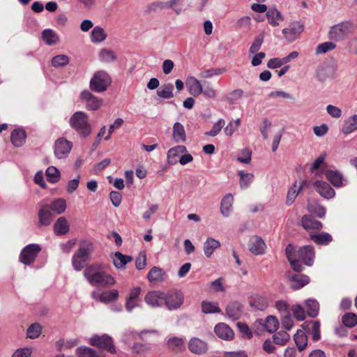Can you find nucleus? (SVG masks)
<instances>
[{
	"instance_id": "obj_1",
	"label": "nucleus",
	"mask_w": 357,
	"mask_h": 357,
	"mask_svg": "<svg viewBox=\"0 0 357 357\" xmlns=\"http://www.w3.org/2000/svg\"><path fill=\"white\" fill-rule=\"evenodd\" d=\"M102 265L93 264L85 268L84 275L93 286L105 287L115 284L116 281L110 275L102 271Z\"/></svg>"
},
{
	"instance_id": "obj_2",
	"label": "nucleus",
	"mask_w": 357,
	"mask_h": 357,
	"mask_svg": "<svg viewBox=\"0 0 357 357\" xmlns=\"http://www.w3.org/2000/svg\"><path fill=\"white\" fill-rule=\"evenodd\" d=\"M70 124L82 137L86 138L92 132V126L89 123V116L84 112L74 113L70 119Z\"/></svg>"
},
{
	"instance_id": "obj_3",
	"label": "nucleus",
	"mask_w": 357,
	"mask_h": 357,
	"mask_svg": "<svg viewBox=\"0 0 357 357\" xmlns=\"http://www.w3.org/2000/svg\"><path fill=\"white\" fill-rule=\"evenodd\" d=\"M93 251V245L91 242L85 241L79 244V249L72 258V264L75 271H79L86 266Z\"/></svg>"
},
{
	"instance_id": "obj_4",
	"label": "nucleus",
	"mask_w": 357,
	"mask_h": 357,
	"mask_svg": "<svg viewBox=\"0 0 357 357\" xmlns=\"http://www.w3.org/2000/svg\"><path fill=\"white\" fill-rule=\"evenodd\" d=\"M112 79L104 70L96 72L90 81V89L96 93H102L110 85Z\"/></svg>"
},
{
	"instance_id": "obj_5",
	"label": "nucleus",
	"mask_w": 357,
	"mask_h": 357,
	"mask_svg": "<svg viewBox=\"0 0 357 357\" xmlns=\"http://www.w3.org/2000/svg\"><path fill=\"white\" fill-rule=\"evenodd\" d=\"M353 23L345 21L333 26L329 31L328 36L331 40L340 41L344 40L353 28Z\"/></svg>"
},
{
	"instance_id": "obj_6",
	"label": "nucleus",
	"mask_w": 357,
	"mask_h": 357,
	"mask_svg": "<svg viewBox=\"0 0 357 357\" xmlns=\"http://www.w3.org/2000/svg\"><path fill=\"white\" fill-rule=\"evenodd\" d=\"M41 247L38 244L33 243L25 246L21 251L19 259L24 265L32 264L40 252Z\"/></svg>"
},
{
	"instance_id": "obj_7",
	"label": "nucleus",
	"mask_w": 357,
	"mask_h": 357,
	"mask_svg": "<svg viewBox=\"0 0 357 357\" xmlns=\"http://www.w3.org/2000/svg\"><path fill=\"white\" fill-rule=\"evenodd\" d=\"M183 294L179 291H170L165 294L164 304L169 310L179 308L183 302Z\"/></svg>"
},
{
	"instance_id": "obj_8",
	"label": "nucleus",
	"mask_w": 357,
	"mask_h": 357,
	"mask_svg": "<svg viewBox=\"0 0 357 357\" xmlns=\"http://www.w3.org/2000/svg\"><path fill=\"white\" fill-rule=\"evenodd\" d=\"M303 31V25L299 22H293L288 27L282 29L284 38L289 42H293L298 38Z\"/></svg>"
},
{
	"instance_id": "obj_9",
	"label": "nucleus",
	"mask_w": 357,
	"mask_h": 357,
	"mask_svg": "<svg viewBox=\"0 0 357 357\" xmlns=\"http://www.w3.org/2000/svg\"><path fill=\"white\" fill-rule=\"evenodd\" d=\"M91 344L99 348L105 349L111 353L115 352V347L113 344L111 337L107 335L101 336L95 335L90 340Z\"/></svg>"
},
{
	"instance_id": "obj_10",
	"label": "nucleus",
	"mask_w": 357,
	"mask_h": 357,
	"mask_svg": "<svg viewBox=\"0 0 357 357\" xmlns=\"http://www.w3.org/2000/svg\"><path fill=\"white\" fill-rule=\"evenodd\" d=\"M80 99L85 102L86 107L89 110H97L100 107L102 103L101 98L93 96L88 90H84L81 93Z\"/></svg>"
},
{
	"instance_id": "obj_11",
	"label": "nucleus",
	"mask_w": 357,
	"mask_h": 357,
	"mask_svg": "<svg viewBox=\"0 0 357 357\" xmlns=\"http://www.w3.org/2000/svg\"><path fill=\"white\" fill-rule=\"evenodd\" d=\"M91 296L96 301L103 303H109L116 301L119 298V291L116 289L103 292L93 291Z\"/></svg>"
},
{
	"instance_id": "obj_12",
	"label": "nucleus",
	"mask_w": 357,
	"mask_h": 357,
	"mask_svg": "<svg viewBox=\"0 0 357 357\" xmlns=\"http://www.w3.org/2000/svg\"><path fill=\"white\" fill-rule=\"evenodd\" d=\"M301 225L310 234H314L313 231H319L322 229L323 225L320 221L315 220L314 218L308 215H304L301 221Z\"/></svg>"
},
{
	"instance_id": "obj_13",
	"label": "nucleus",
	"mask_w": 357,
	"mask_h": 357,
	"mask_svg": "<svg viewBox=\"0 0 357 357\" xmlns=\"http://www.w3.org/2000/svg\"><path fill=\"white\" fill-rule=\"evenodd\" d=\"M313 185L316 191L325 199H330L335 195V190L326 181H317L314 183Z\"/></svg>"
},
{
	"instance_id": "obj_14",
	"label": "nucleus",
	"mask_w": 357,
	"mask_h": 357,
	"mask_svg": "<svg viewBox=\"0 0 357 357\" xmlns=\"http://www.w3.org/2000/svg\"><path fill=\"white\" fill-rule=\"evenodd\" d=\"M189 350L195 354L202 355L208 351V344L198 337H192L188 342Z\"/></svg>"
},
{
	"instance_id": "obj_15",
	"label": "nucleus",
	"mask_w": 357,
	"mask_h": 357,
	"mask_svg": "<svg viewBox=\"0 0 357 357\" xmlns=\"http://www.w3.org/2000/svg\"><path fill=\"white\" fill-rule=\"evenodd\" d=\"M298 257L307 266H312L314 258V250L312 245L300 248L297 251Z\"/></svg>"
},
{
	"instance_id": "obj_16",
	"label": "nucleus",
	"mask_w": 357,
	"mask_h": 357,
	"mask_svg": "<svg viewBox=\"0 0 357 357\" xmlns=\"http://www.w3.org/2000/svg\"><path fill=\"white\" fill-rule=\"evenodd\" d=\"M187 152V149L185 146L178 145L171 148L167 154V162L170 165H174L179 162L180 155Z\"/></svg>"
},
{
	"instance_id": "obj_17",
	"label": "nucleus",
	"mask_w": 357,
	"mask_h": 357,
	"mask_svg": "<svg viewBox=\"0 0 357 357\" xmlns=\"http://www.w3.org/2000/svg\"><path fill=\"white\" fill-rule=\"evenodd\" d=\"M165 293L160 291L149 292L144 298L145 302L151 307H160L164 304Z\"/></svg>"
},
{
	"instance_id": "obj_18",
	"label": "nucleus",
	"mask_w": 357,
	"mask_h": 357,
	"mask_svg": "<svg viewBox=\"0 0 357 357\" xmlns=\"http://www.w3.org/2000/svg\"><path fill=\"white\" fill-rule=\"evenodd\" d=\"M248 247L249 250L252 254L255 255H260L264 253L266 244L261 237L254 236L250 238Z\"/></svg>"
},
{
	"instance_id": "obj_19",
	"label": "nucleus",
	"mask_w": 357,
	"mask_h": 357,
	"mask_svg": "<svg viewBox=\"0 0 357 357\" xmlns=\"http://www.w3.org/2000/svg\"><path fill=\"white\" fill-rule=\"evenodd\" d=\"M326 178L335 188H340L346 185V181L343 178L342 174L337 170H326Z\"/></svg>"
},
{
	"instance_id": "obj_20",
	"label": "nucleus",
	"mask_w": 357,
	"mask_h": 357,
	"mask_svg": "<svg viewBox=\"0 0 357 357\" xmlns=\"http://www.w3.org/2000/svg\"><path fill=\"white\" fill-rule=\"evenodd\" d=\"M214 332L218 337L225 340H231L234 336L233 331L224 323L218 324L214 328Z\"/></svg>"
},
{
	"instance_id": "obj_21",
	"label": "nucleus",
	"mask_w": 357,
	"mask_h": 357,
	"mask_svg": "<svg viewBox=\"0 0 357 357\" xmlns=\"http://www.w3.org/2000/svg\"><path fill=\"white\" fill-rule=\"evenodd\" d=\"M53 213L50 210L48 204L43 206L38 211V225L48 226L52 221Z\"/></svg>"
},
{
	"instance_id": "obj_22",
	"label": "nucleus",
	"mask_w": 357,
	"mask_h": 357,
	"mask_svg": "<svg viewBox=\"0 0 357 357\" xmlns=\"http://www.w3.org/2000/svg\"><path fill=\"white\" fill-rule=\"evenodd\" d=\"M290 286L291 289L296 290L307 284L310 282L308 276L301 274H294L289 276Z\"/></svg>"
},
{
	"instance_id": "obj_23",
	"label": "nucleus",
	"mask_w": 357,
	"mask_h": 357,
	"mask_svg": "<svg viewBox=\"0 0 357 357\" xmlns=\"http://www.w3.org/2000/svg\"><path fill=\"white\" fill-rule=\"evenodd\" d=\"M234 197L231 194H227L222 199L220 204V213L225 217H229L232 211Z\"/></svg>"
},
{
	"instance_id": "obj_24",
	"label": "nucleus",
	"mask_w": 357,
	"mask_h": 357,
	"mask_svg": "<svg viewBox=\"0 0 357 357\" xmlns=\"http://www.w3.org/2000/svg\"><path fill=\"white\" fill-rule=\"evenodd\" d=\"M307 184V181H302L299 185H297L296 183L289 189L287 195L286 204L291 205L296 199L298 195L301 192L304 186Z\"/></svg>"
},
{
	"instance_id": "obj_25",
	"label": "nucleus",
	"mask_w": 357,
	"mask_h": 357,
	"mask_svg": "<svg viewBox=\"0 0 357 357\" xmlns=\"http://www.w3.org/2000/svg\"><path fill=\"white\" fill-rule=\"evenodd\" d=\"M266 18L272 26H277L284 20L281 13L275 8H270L266 12Z\"/></svg>"
},
{
	"instance_id": "obj_26",
	"label": "nucleus",
	"mask_w": 357,
	"mask_h": 357,
	"mask_svg": "<svg viewBox=\"0 0 357 357\" xmlns=\"http://www.w3.org/2000/svg\"><path fill=\"white\" fill-rule=\"evenodd\" d=\"M112 259L114 266L120 270L124 269L126 265L130 262L132 258L129 255H123L120 252H116L112 257Z\"/></svg>"
},
{
	"instance_id": "obj_27",
	"label": "nucleus",
	"mask_w": 357,
	"mask_h": 357,
	"mask_svg": "<svg viewBox=\"0 0 357 357\" xmlns=\"http://www.w3.org/2000/svg\"><path fill=\"white\" fill-rule=\"evenodd\" d=\"M186 84L189 92L194 96H198L202 93V86L201 82L194 77H190L187 79Z\"/></svg>"
},
{
	"instance_id": "obj_28",
	"label": "nucleus",
	"mask_w": 357,
	"mask_h": 357,
	"mask_svg": "<svg viewBox=\"0 0 357 357\" xmlns=\"http://www.w3.org/2000/svg\"><path fill=\"white\" fill-rule=\"evenodd\" d=\"M26 137L25 131L21 128L14 130L10 135L11 142L16 147L22 146L25 142Z\"/></svg>"
},
{
	"instance_id": "obj_29",
	"label": "nucleus",
	"mask_w": 357,
	"mask_h": 357,
	"mask_svg": "<svg viewBox=\"0 0 357 357\" xmlns=\"http://www.w3.org/2000/svg\"><path fill=\"white\" fill-rule=\"evenodd\" d=\"M220 247V243L213 238L208 237L204 243V252L207 258L213 255V252Z\"/></svg>"
},
{
	"instance_id": "obj_30",
	"label": "nucleus",
	"mask_w": 357,
	"mask_h": 357,
	"mask_svg": "<svg viewBox=\"0 0 357 357\" xmlns=\"http://www.w3.org/2000/svg\"><path fill=\"white\" fill-rule=\"evenodd\" d=\"M357 130V115H353L347 119L343 123L341 131L344 135H349Z\"/></svg>"
},
{
	"instance_id": "obj_31",
	"label": "nucleus",
	"mask_w": 357,
	"mask_h": 357,
	"mask_svg": "<svg viewBox=\"0 0 357 357\" xmlns=\"http://www.w3.org/2000/svg\"><path fill=\"white\" fill-rule=\"evenodd\" d=\"M107 34L101 26H95L90 34V39L93 43H100L107 38Z\"/></svg>"
},
{
	"instance_id": "obj_32",
	"label": "nucleus",
	"mask_w": 357,
	"mask_h": 357,
	"mask_svg": "<svg viewBox=\"0 0 357 357\" xmlns=\"http://www.w3.org/2000/svg\"><path fill=\"white\" fill-rule=\"evenodd\" d=\"M226 313L232 320L238 319L242 313L241 304L238 302L230 303L226 308Z\"/></svg>"
},
{
	"instance_id": "obj_33",
	"label": "nucleus",
	"mask_w": 357,
	"mask_h": 357,
	"mask_svg": "<svg viewBox=\"0 0 357 357\" xmlns=\"http://www.w3.org/2000/svg\"><path fill=\"white\" fill-rule=\"evenodd\" d=\"M42 39L47 45H56L59 41V37L57 33L50 29H45L42 32Z\"/></svg>"
},
{
	"instance_id": "obj_34",
	"label": "nucleus",
	"mask_w": 357,
	"mask_h": 357,
	"mask_svg": "<svg viewBox=\"0 0 357 357\" xmlns=\"http://www.w3.org/2000/svg\"><path fill=\"white\" fill-rule=\"evenodd\" d=\"M310 237L317 245H328L333 241L332 236L327 232L310 234Z\"/></svg>"
},
{
	"instance_id": "obj_35",
	"label": "nucleus",
	"mask_w": 357,
	"mask_h": 357,
	"mask_svg": "<svg viewBox=\"0 0 357 357\" xmlns=\"http://www.w3.org/2000/svg\"><path fill=\"white\" fill-rule=\"evenodd\" d=\"M172 136L176 143L184 142L186 140L185 129L181 123L176 122L174 124Z\"/></svg>"
},
{
	"instance_id": "obj_36",
	"label": "nucleus",
	"mask_w": 357,
	"mask_h": 357,
	"mask_svg": "<svg viewBox=\"0 0 357 357\" xmlns=\"http://www.w3.org/2000/svg\"><path fill=\"white\" fill-rule=\"evenodd\" d=\"M55 155L61 159L64 158L67 153V139L62 137L58 139L55 142Z\"/></svg>"
},
{
	"instance_id": "obj_37",
	"label": "nucleus",
	"mask_w": 357,
	"mask_h": 357,
	"mask_svg": "<svg viewBox=\"0 0 357 357\" xmlns=\"http://www.w3.org/2000/svg\"><path fill=\"white\" fill-rule=\"evenodd\" d=\"M50 210L52 213L59 215L63 213L66 209V200L61 198H58L54 200L50 205Z\"/></svg>"
},
{
	"instance_id": "obj_38",
	"label": "nucleus",
	"mask_w": 357,
	"mask_h": 357,
	"mask_svg": "<svg viewBox=\"0 0 357 357\" xmlns=\"http://www.w3.org/2000/svg\"><path fill=\"white\" fill-rule=\"evenodd\" d=\"M174 86L171 83L162 84L157 90V95L162 99H170L174 97Z\"/></svg>"
},
{
	"instance_id": "obj_39",
	"label": "nucleus",
	"mask_w": 357,
	"mask_h": 357,
	"mask_svg": "<svg viewBox=\"0 0 357 357\" xmlns=\"http://www.w3.org/2000/svg\"><path fill=\"white\" fill-rule=\"evenodd\" d=\"M98 59L103 63H112L116 61V54L110 49L102 48L98 53Z\"/></svg>"
},
{
	"instance_id": "obj_40",
	"label": "nucleus",
	"mask_w": 357,
	"mask_h": 357,
	"mask_svg": "<svg viewBox=\"0 0 357 357\" xmlns=\"http://www.w3.org/2000/svg\"><path fill=\"white\" fill-rule=\"evenodd\" d=\"M261 325L264 327L266 331L272 333L277 331L279 326L278 319L273 316H268L264 320H261Z\"/></svg>"
},
{
	"instance_id": "obj_41",
	"label": "nucleus",
	"mask_w": 357,
	"mask_h": 357,
	"mask_svg": "<svg viewBox=\"0 0 357 357\" xmlns=\"http://www.w3.org/2000/svg\"><path fill=\"white\" fill-rule=\"evenodd\" d=\"M305 304L307 314L311 317H316L319 310L318 301L315 299L309 298L305 301Z\"/></svg>"
},
{
	"instance_id": "obj_42",
	"label": "nucleus",
	"mask_w": 357,
	"mask_h": 357,
	"mask_svg": "<svg viewBox=\"0 0 357 357\" xmlns=\"http://www.w3.org/2000/svg\"><path fill=\"white\" fill-rule=\"evenodd\" d=\"M294 338L298 350L301 351L304 350L307 344V337L305 332L302 330H298Z\"/></svg>"
},
{
	"instance_id": "obj_43",
	"label": "nucleus",
	"mask_w": 357,
	"mask_h": 357,
	"mask_svg": "<svg viewBox=\"0 0 357 357\" xmlns=\"http://www.w3.org/2000/svg\"><path fill=\"white\" fill-rule=\"evenodd\" d=\"M54 232L57 236L64 235L67 233V220L65 217L57 219L54 225Z\"/></svg>"
},
{
	"instance_id": "obj_44",
	"label": "nucleus",
	"mask_w": 357,
	"mask_h": 357,
	"mask_svg": "<svg viewBox=\"0 0 357 357\" xmlns=\"http://www.w3.org/2000/svg\"><path fill=\"white\" fill-rule=\"evenodd\" d=\"M165 275L164 271L157 266L153 267L147 275V278L150 282H160L163 280Z\"/></svg>"
},
{
	"instance_id": "obj_45",
	"label": "nucleus",
	"mask_w": 357,
	"mask_h": 357,
	"mask_svg": "<svg viewBox=\"0 0 357 357\" xmlns=\"http://www.w3.org/2000/svg\"><path fill=\"white\" fill-rule=\"evenodd\" d=\"M238 174L240 176V186L243 189L248 188L254 180V174L251 173H245L243 171H239Z\"/></svg>"
},
{
	"instance_id": "obj_46",
	"label": "nucleus",
	"mask_w": 357,
	"mask_h": 357,
	"mask_svg": "<svg viewBox=\"0 0 357 357\" xmlns=\"http://www.w3.org/2000/svg\"><path fill=\"white\" fill-rule=\"evenodd\" d=\"M307 210L310 213L314 214L319 218H324L326 212L325 207L317 203L309 204Z\"/></svg>"
},
{
	"instance_id": "obj_47",
	"label": "nucleus",
	"mask_w": 357,
	"mask_h": 357,
	"mask_svg": "<svg viewBox=\"0 0 357 357\" xmlns=\"http://www.w3.org/2000/svg\"><path fill=\"white\" fill-rule=\"evenodd\" d=\"M202 311L204 314L219 313L220 309L217 303L204 301L202 303Z\"/></svg>"
},
{
	"instance_id": "obj_48",
	"label": "nucleus",
	"mask_w": 357,
	"mask_h": 357,
	"mask_svg": "<svg viewBox=\"0 0 357 357\" xmlns=\"http://www.w3.org/2000/svg\"><path fill=\"white\" fill-rule=\"evenodd\" d=\"M184 340L179 337H169L167 340V346L171 350H175L183 347Z\"/></svg>"
},
{
	"instance_id": "obj_49",
	"label": "nucleus",
	"mask_w": 357,
	"mask_h": 357,
	"mask_svg": "<svg viewBox=\"0 0 357 357\" xmlns=\"http://www.w3.org/2000/svg\"><path fill=\"white\" fill-rule=\"evenodd\" d=\"M342 324L348 328H353L357 324V315L354 313H346L342 318Z\"/></svg>"
},
{
	"instance_id": "obj_50",
	"label": "nucleus",
	"mask_w": 357,
	"mask_h": 357,
	"mask_svg": "<svg viewBox=\"0 0 357 357\" xmlns=\"http://www.w3.org/2000/svg\"><path fill=\"white\" fill-rule=\"evenodd\" d=\"M42 327L38 323L32 324L26 331V335L31 339H35L39 337L41 333Z\"/></svg>"
},
{
	"instance_id": "obj_51",
	"label": "nucleus",
	"mask_w": 357,
	"mask_h": 357,
	"mask_svg": "<svg viewBox=\"0 0 357 357\" xmlns=\"http://www.w3.org/2000/svg\"><path fill=\"white\" fill-rule=\"evenodd\" d=\"M336 47V45L333 42H325L319 44L316 47V54H325L329 51L334 50Z\"/></svg>"
},
{
	"instance_id": "obj_52",
	"label": "nucleus",
	"mask_w": 357,
	"mask_h": 357,
	"mask_svg": "<svg viewBox=\"0 0 357 357\" xmlns=\"http://www.w3.org/2000/svg\"><path fill=\"white\" fill-rule=\"evenodd\" d=\"M183 0H169L164 3L165 8H173L177 15H179L182 10V3Z\"/></svg>"
},
{
	"instance_id": "obj_53",
	"label": "nucleus",
	"mask_w": 357,
	"mask_h": 357,
	"mask_svg": "<svg viewBox=\"0 0 357 357\" xmlns=\"http://www.w3.org/2000/svg\"><path fill=\"white\" fill-rule=\"evenodd\" d=\"M290 338L289 335L286 331H279L273 335V341L279 345L284 344Z\"/></svg>"
},
{
	"instance_id": "obj_54",
	"label": "nucleus",
	"mask_w": 357,
	"mask_h": 357,
	"mask_svg": "<svg viewBox=\"0 0 357 357\" xmlns=\"http://www.w3.org/2000/svg\"><path fill=\"white\" fill-rule=\"evenodd\" d=\"M45 174L50 182L56 183L59 181V172L56 167L53 166L49 167L47 169Z\"/></svg>"
},
{
	"instance_id": "obj_55",
	"label": "nucleus",
	"mask_w": 357,
	"mask_h": 357,
	"mask_svg": "<svg viewBox=\"0 0 357 357\" xmlns=\"http://www.w3.org/2000/svg\"><path fill=\"white\" fill-rule=\"evenodd\" d=\"M241 123L239 119L230 121L224 130L227 136H231L238 128Z\"/></svg>"
},
{
	"instance_id": "obj_56",
	"label": "nucleus",
	"mask_w": 357,
	"mask_h": 357,
	"mask_svg": "<svg viewBox=\"0 0 357 357\" xmlns=\"http://www.w3.org/2000/svg\"><path fill=\"white\" fill-rule=\"evenodd\" d=\"M123 119L121 118H117L114 122L111 124L109 127L107 135L105 136L104 139L105 141L109 140L111 138L112 134L115 130L119 129L123 123Z\"/></svg>"
},
{
	"instance_id": "obj_57",
	"label": "nucleus",
	"mask_w": 357,
	"mask_h": 357,
	"mask_svg": "<svg viewBox=\"0 0 357 357\" xmlns=\"http://www.w3.org/2000/svg\"><path fill=\"white\" fill-rule=\"evenodd\" d=\"M225 121L224 119H219L212 127V129L206 133V135L211 137L216 136L225 126Z\"/></svg>"
},
{
	"instance_id": "obj_58",
	"label": "nucleus",
	"mask_w": 357,
	"mask_h": 357,
	"mask_svg": "<svg viewBox=\"0 0 357 357\" xmlns=\"http://www.w3.org/2000/svg\"><path fill=\"white\" fill-rule=\"evenodd\" d=\"M292 312L294 317L298 321H303L305 319V312L303 307L298 304L292 307Z\"/></svg>"
},
{
	"instance_id": "obj_59",
	"label": "nucleus",
	"mask_w": 357,
	"mask_h": 357,
	"mask_svg": "<svg viewBox=\"0 0 357 357\" xmlns=\"http://www.w3.org/2000/svg\"><path fill=\"white\" fill-rule=\"evenodd\" d=\"M312 324V339L313 341L317 342L321 338L320 333V323L318 321H315Z\"/></svg>"
},
{
	"instance_id": "obj_60",
	"label": "nucleus",
	"mask_w": 357,
	"mask_h": 357,
	"mask_svg": "<svg viewBox=\"0 0 357 357\" xmlns=\"http://www.w3.org/2000/svg\"><path fill=\"white\" fill-rule=\"evenodd\" d=\"M78 357H99L91 348H79L77 349Z\"/></svg>"
},
{
	"instance_id": "obj_61",
	"label": "nucleus",
	"mask_w": 357,
	"mask_h": 357,
	"mask_svg": "<svg viewBox=\"0 0 357 357\" xmlns=\"http://www.w3.org/2000/svg\"><path fill=\"white\" fill-rule=\"evenodd\" d=\"M244 91L241 89H237L232 91L228 97V101L229 103H234L235 101L240 100L243 98Z\"/></svg>"
},
{
	"instance_id": "obj_62",
	"label": "nucleus",
	"mask_w": 357,
	"mask_h": 357,
	"mask_svg": "<svg viewBox=\"0 0 357 357\" xmlns=\"http://www.w3.org/2000/svg\"><path fill=\"white\" fill-rule=\"evenodd\" d=\"M326 158V154H321L312 164L310 167L311 172H314V171L321 168L323 165H324V160Z\"/></svg>"
},
{
	"instance_id": "obj_63",
	"label": "nucleus",
	"mask_w": 357,
	"mask_h": 357,
	"mask_svg": "<svg viewBox=\"0 0 357 357\" xmlns=\"http://www.w3.org/2000/svg\"><path fill=\"white\" fill-rule=\"evenodd\" d=\"M136 268L138 270L144 269L146 266V256L145 252H140L135 261Z\"/></svg>"
},
{
	"instance_id": "obj_64",
	"label": "nucleus",
	"mask_w": 357,
	"mask_h": 357,
	"mask_svg": "<svg viewBox=\"0 0 357 357\" xmlns=\"http://www.w3.org/2000/svg\"><path fill=\"white\" fill-rule=\"evenodd\" d=\"M281 324L284 328L290 330L294 326V321L289 313L282 315Z\"/></svg>"
}]
</instances>
